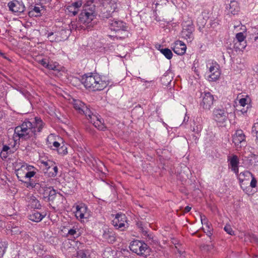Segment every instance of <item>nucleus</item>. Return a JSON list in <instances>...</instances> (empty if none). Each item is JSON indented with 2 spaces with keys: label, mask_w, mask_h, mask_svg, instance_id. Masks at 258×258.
Instances as JSON below:
<instances>
[{
  "label": "nucleus",
  "mask_w": 258,
  "mask_h": 258,
  "mask_svg": "<svg viewBox=\"0 0 258 258\" xmlns=\"http://www.w3.org/2000/svg\"><path fill=\"white\" fill-rule=\"evenodd\" d=\"M246 99L245 98H241L239 100V103L240 105L244 106L246 104Z\"/></svg>",
  "instance_id": "6e6d98bb"
},
{
  "label": "nucleus",
  "mask_w": 258,
  "mask_h": 258,
  "mask_svg": "<svg viewBox=\"0 0 258 258\" xmlns=\"http://www.w3.org/2000/svg\"><path fill=\"white\" fill-rule=\"evenodd\" d=\"M27 167H29V168H27V171L26 172V174H25L26 175V179H30L33 177L36 174L35 171L31 170L32 168H34L33 166L27 165Z\"/></svg>",
  "instance_id": "c85d7f7f"
},
{
  "label": "nucleus",
  "mask_w": 258,
  "mask_h": 258,
  "mask_svg": "<svg viewBox=\"0 0 258 258\" xmlns=\"http://www.w3.org/2000/svg\"><path fill=\"white\" fill-rule=\"evenodd\" d=\"M115 234L112 230H105L103 234V238L109 243H113L115 241Z\"/></svg>",
  "instance_id": "aec40b11"
},
{
  "label": "nucleus",
  "mask_w": 258,
  "mask_h": 258,
  "mask_svg": "<svg viewBox=\"0 0 258 258\" xmlns=\"http://www.w3.org/2000/svg\"><path fill=\"white\" fill-rule=\"evenodd\" d=\"M236 38L237 42H246L244 40L245 39V37L244 36L243 33L239 32L236 34Z\"/></svg>",
  "instance_id": "f704fd0d"
},
{
  "label": "nucleus",
  "mask_w": 258,
  "mask_h": 258,
  "mask_svg": "<svg viewBox=\"0 0 258 258\" xmlns=\"http://www.w3.org/2000/svg\"><path fill=\"white\" fill-rule=\"evenodd\" d=\"M78 258H90L89 255H87L84 251L80 250L78 252Z\"/></svg>",
  "instance_id": "79ce46f5"
},
{
  "label": "nucleus",
  "mask_w": 258,
  "mask_h": 258,
  "mask_svg": "<svg viewBox=\"0 0 258 258\" xmlns=\"http://www.w3.org/2000/svg\"><path fill=\"white\" fill-rule=\"evenodd\" d=\"M57 150L58 154L61 155H66L68 153L67 148L65 145L59 147Z\"/></svg>",
  "instance_id": "c9c22d12"
},
{
  "label": "nucleus",
  "mask_w": 258,
  "mask_h": 258,
  "mask_svg": "<svg viewBox=\"0 0 258 258\" xmlns=\"http://www.w3.org/2000/svg\"><path fill=\"white\" fill-rule=\"evenodd\" d=\"M204 225H205L206 226V227L207 228V231L206 232L207 233V234L208 236H210L212 234V228L211 227V224L209 222H208V223H206Z\"/></svg>",
  "instance_id": "e433bc0d"
},
{
  "label": "nucleus",
  "mask_w": 258,
  "mask_h": 258,
  "mask_svg": "<svg viewBox=\"0 0 258 258\" xmlns=\"http://www.w3.org/2000/svg\"><path fill=\"white\" fill-rule=\"evenodd\" d=\"M9 152L0 151V155L3 159H5L8 157Z\"/></svg>",
  "instance_id": "8fccbe9b"
},
{
  "label": "nucleus",
  "mask_w": 258,
  "mask_h": 258,
  "mask_svg": "<svg viewBox=\"0 0 258 258\" xmlns=\"http://www.w3.org/2000/svg\"><path fill=\"white\" fill-rule=\"evenodd\" d=\"M228 161L230 162L229 164L231 166L232 170L235 173H237L238 172V165L239 164L238 157L235 155H233L231 158L229 157Z\"/></svg>",
  "instance_id": "6ab92c4d"
},
{
  "label": "nucleus",
  "mask_w": 258,
  "mask_h": 258,
  "mask_svg": "<svg viewBox=\"0 0 258 258\" xmlns=\"http://www.w3.org/2000/svg\"><path fill=\"white\" fill-rule=\"evenodd\" d=\"M76 209V216L77 218H80L82 220V219L87 218L88 216V214L87 213V207L85 204L77 206Z\"/></svg>",
  "instance_id": "f3484780"
},
{
  "label": "nucleus",
  "mask_w": 258,
  "mask_h": 258,
  "mask_svg": "<svg viewBox=\"0 0 258 258\" xmlns=\"http://www.w3.org/2000/svg\"><path fill=\"white\" fill-rule=\"evenodd\" d=\"M27 168H29L27 167V165H22L21 168H19L17 170H16V174L18 178V179L22 182H25L26 179V172L27 171Z\"/></svg>",
  "instance_id": "a211bd4d"
},
{
  "label": "nucleus",
  "mask_w": 258,
  "mask_h": 258,
  "mask_svg": "<svg viewBox=\"0 0 258 258\" xmlns=\"http://www.w3.org/2000/svg\"><path fill=\"white\" fill-rule=\"evenodd\" d=\"M46 202H51L53 204L58 206L62 203L63 200V196L60 193H56V190L53 188L50 191L48 197H45Z\"/></svg>",
  "instance_id": "0eeeda50"
},
{
  "label": "nucleus",
  "mask_w": 258,
  "mask_h": 258,
  "mask_svg": "<svg viewBox=\"0 0 258 258\" xmlns=\"http://www.w3.org/2000/svg\"><path fill=\"white\" fill-rule=\"evenodd\" d=\"M213 114L214 119L220 123L225 122L228 117V113L224 109L215 108Z\"/></svg>",
  "instance_id": "1a4fd4ad"
},
{
  "label": "nucleus",
  "mask_w": 258,
  "mask_h": 258,
  "mask_svg": "<svg viewBox=\"0 0 258 258\" xmlns=\"http://www.w3.org/2000/svg\"><path fill=\"white\" fill-rule=\"evenodd\" d=\"M54 164H53L52 165V166L51 167H52V169L53 170V172L52 173V176H55L57 175V172H58V168H57V167L56 166H54Z\"/></svg>",
  "instance_id": "de8ad7c7"
},
{
  "label": "nucleus",
  "mask_w": 258,
  "mask_h": 258,
  "mask_svg": "<svg viewBox=\"0 0 258 258\" xmlns=\"http://www.w3.org/2000/svg\"><path fill=\"white\" fill-rule=\"evenodd\" d=\"M208 76L210 81H215L219 79L220 76V72L219 69V66L217 63H212L209 67Z\"/></svg>",
  "instance_id": "ddd939ff"
},
{
  "label": "nucleus",
  "mask_w": 258,
  "mask_h": 258,
  "mask_svg": "<svg viewBox=\"0 0 258 258\" xmlns=\"http://www.w3.org/2000/svg\"><path fill=\"white\" fill-rule=\"evenodd\" d=\"M76 233L77 231L76 229H71L69 230L68 234L70 235H74Z\"/></svg>",
  "instance_id": "4d7b16f0"
},
{
  "label": "nucleus",
  "mask_w": 258,
  "mask_h": 258,
  "mask_svg": "<svg viewBox=\"0 0 258 258\" xmlns=\"http://www.w3.org/2000/svg\"><path fill=\"white\" fill-rule=\"evenodd\" d=\"M6 248L7 244L6 243V242H3L0 239V257L3 256Z\"/></svg>",
  "instance_id": "72a5a7b5"
},
{
  "label": "nucleus",
  "mask_w": 258,
  "mask_h": 258,
  "mask_svg": "<svg viewBox=\"0 0 258 258\" xmlns=\"http://www.w3.org/2000/svg\"><path fill=\"white\" fill-rule=\"evenodd\" d=\"M29 202L30 203V206L32 208L39 209L41 208V205L39 201L33 196L30 198Z\"/></svg>",
  "instance_id": "393cba45"
},
{
  "label": "nucleus",
  "mask_w": 258,
  "mask_h": 258,
  "mask_svg": "<svg viewBox=\"0 0 258 258\" xmlns=\"http://www.w3.org/2000/svg\"><path fill=\"white\" fill-rule=\"evenodd\" d=\"M191 209V208L190 207L187 206L186 207H185L183 212L184 213H188L190 211Z\"/></svg>",
  "instance_id": "680f3d73"
},
{
  "label": "nucleus",
  "mask_w": 258,
  "mask_h": 258,
  "mask_svg": "<svg viewBox=\"0 0 258 258\" xmlns=\"http://www.w3.org/2000/svg\"><path fill=\"white\" fill-rule=\"evenodd\" d=\"M139 227L140 228V229L143 231V233L144 235H146L147 234V232L146 231L143 230V227L142 226L141 223H138Z\"/></svg>",
  "instance_id": "bf43d9fd"
},
{
  "label": "nucleus",
  "mask_w": 258,
  "mask_h": 258,
  "mask_svg": "<svg viewBox=\"0 0 258 258\" xmlns=\"http://www.w3.org/2000/svg\"><path fill=\"white\" fill-rule=\"evenodd\" d=\"M2 146H3V148L2 150L0 149V151H3V152H11V150H10V148L6 145H4V144H2Z\"/></svg>",
  "instance_id": "a18cd8bd"
},
{
  "label": "nucleus",
  "mask_w": 258,
  "mask_h": 258,
  "mask_svg": "<svg viewBox=\"0 0 258 258\" xmlns=\"http://www.w3.org/2000/svg\"><path fill=\"white\" fill-rule=\"evenodd\" d=\"M33 124H34V122H31L28 119H25L21 125L15 127L14 130L15 134H17V136L19 137L20 134L25 131H31V127L34 126Z\"/></svg>",
  "instance_id": "9d476101"
},
{
  "label": "nucleus",
  "mask_w": 258,
  "mask_h": 258,
  "mask_svg": "<svg viewBox=\"0 0 258 258\" xmlns=\"http://www.w3.org/2000/svg\"><path fill=\"white\" fill-rule=\"evenodd\" d=\"M95 15L92 11L88 12L87 10H83L79 14L78 23L80 24H83L85 26H90L89 24L95 18Z\"/></svg>",
  "instance_id": "20e7f679"
},
{
  "label": "nucleus",
  "mask_w": 258,
  "mask_h": 258,
  "mask_svg": "<svg viewBox=\"0 0 258 258\" xmlns=\"http://www.w3.org/2000/svg\"><path fill=\"white\" fill-rule=\"evenodd\" d=\"M246 42H236L234 45V48L237 50H242L246 47Z\"/></svg>",
  "instance_id": "7c9ffc66"
},
{
  "label": "nucleus",
  "mask_w": 258,
  "mask_h": 258,
  "mask_svg": "<svg viewBox=\"0 0 258 258\" xmlns=\"http://www.w3.org/2000/svg\"><path fill=\"white\" fill-rule=\"evenodd\" d=\"M202 101L200 105L204 110H209L214 102V96L210 92H205L201 94Z\"/></svg>",
  "instance_id": "39448f33"
},
{
  "label": "nucleus",
  "mask_w": 258,
  "mask_h": 258,
  "mask_svg": "<svg viewBox=\"0 0 258 258\" xmlns=\"http://www.w3.org/2000/svg\"><path fill=\"white\" fill-rule=\"evenodd\" d=\"M33 10L37 13H40L41 11L40 8L38 7H35L33 9Z\"/></svg>",
  "instance_id": "0e129e2a"
},
{
  "label": "nucleus",
  "mask_w": 258,
  "mask_h": 258,
  "mask_svg": "<svg viewBox=\"0 0 258 258\" xmlns=\"http://www.w3.org/2000/svg\"><path fill=\"white\" fill-rule=\"evenodd\" d=\"M44 124L40 118L36 117L34 124H33L34 126L31 127V131H25L20 134L19 138L24 140L31 139L32 141L35 142L37 137V133L41 132Z\"/></svg>",
  "instance_id": "f03ea898"
},
{
  "label": "nucleus",
  "mask_w": 258,
  "mask_h": 258,
  "mask_svg": "<svg viewBox=\"0 0 258 258\" xmlns=\"http://www.w3.org/2000/svg\"><path fill=\"white\" fill-rule=\"evenodd\" d=\"M40 184H41V182L35 183V182H33L32 181H30L29 182L28 185L27 186V187L30 186L32 187V188H33L35 191H36V185H40Z\"/></svg>",
  "instance_id": "37998d69"
},
{
  "label": "nucleus",
  "mask_w": 258,
  "mask_h": 258,
  "mask_svg": "<svg viewBox=\"0 0 258 258\" xmlns=\"http://www.w3.org/2000/svg\"><path fill=\"white\" fill-rule=\"evenodd\" d=\"M252 134L253 136H255L256 137V142L258 144V131H253L252 132Z\"/></svg>",
  "instance_id": "13d9d810"
},
{
  "label": "nucleus",
  "mask_w": 258,
  "mask_h": 258,
  "mask_svg": "<svg viewBox=\"0 0 258 258\" xmlns=\"http://www.w3.org/2000/svg\"><path fill=\"white\" fill-rule=\"evenodd\" d=\"M8 6L10 11L18 15L24 12L25 10V7L21 1H11L8 3Z\"/></svg>",
  "instance_id": "423d86ee"
},
{
  "label": "nucleus",
  "mask_w": 258,
  "mask_h": 258,
  "mask_svg": "<svg viewBox=\"0 0 258 258\" xmlns=\"http://www.w3.org/2000/svg\"><path fill=\"white\" fill-rule=\"evenodd\" d=\"M99 119V116L94 114H92V115L89 118H88V119L92 123L96 122Z\"/></svg>",
  "instance_id": "a19ab883"
},
{
  "label": "nucleus",
  "mask_w": 258,
  "mask_h": 258,
  "mask_svg": "<svg viewBox=\"0 0 258 258\" xmlns=\"http://www.w3.org/2000/svg\"><path fill=\"white\" fill-rule=\"evenodd\" d=\"M137 113H139V116H142L143 113L142 109L137 107L134 108L132 111V115L136 117Z\"/></svg>",
  "instance_id": "473e14b6"
},
{
  "label": "nucleus",
  "mask_w": 258,
  "mask_h": 258,
  "mask_svg": "<svg viewBox=\"0 0 258 258\" xmlns=\"http://www.w3.org/2000/svg\"><path fill=\"white\" fill-rule=\"evenodd\" d=\"M118 10V4L115 2H110L108 4V8L106 10L107 14L104 12L102 14L101 17L102 18L108 19L112 17V14L115 12L117 11Z\"/></svg>",
  "instance_id": "dca6fc26"
},
{
  "label": "nucleus",
  "mask_w": 258,
  "mask_h": 258,
  "mask_svg": "<svg viewBox=\"0 0 258 258\" xmlns=\"http://www.w3.org/2000/svg\"><path fill=\"white\" fill-rule=\"evenodd\" d=\"M43 215L36 210H34L29 216V219L32 221L39 222L44 217Z\"/></svg>",
  "instance_id": "4be33fe9"
},
{
  "label": "nucleus",
  "mask_w": 258,
  "mask_h": 258,
  "mask_svg": "<svg viewBox=\"0 0 258 258\" xmlns=\"http://www.w3.org/2000/svg\"><path fill=\"white\" fill-rule=\"evenodd\" d=\"M258 131V122L255 123L252 127V132Z\"/></svg>",
  "instance_id": "052dcab7"
},
{
  "label": "nucleus",
  "mask_w": 258,
  "mask_h": 258,
  "mask_svg": "<svg viewBox=\"0 0 258 258\" xmlns=\"http://www.w3.org/2000/svg\"><path fill=\"white\" fill-rule=\"evenodd\" d=\"M46 68H47V69H48L49 70H55V69H56V67L54 65H53V64H49L48 62Z\"/></svg>",
  "instance_id": "864d4df0"
},
{
  "label": "nucleus",
  "mask_w": 258,
  "mask_h": 258,
  "mask_svg": "<svg viewBox=\"0 0 258 258\" xmlns=\"http://www.w3.org/2000/svg\"><path fill=\"white\" fill-rule=\"evenodd\" d=\"M233 142L237 147L241 148L242 146L245 145V136L242 130L236 131L233 136Z\"/></svg>",
  "instance_id": "f8f14e48"
},
{
  "label": "nucleus",
  "mask_w": 258,
  "mask_h": 258,
  "mask_svg": "<svg viewBox=\"0 0 258 258\" xmlns=\"http://www.w3.org/2000/svg\"><path fill=\"white\" fill-rule=\"evenodd\" d=\"M160 51L167 59H170L172 58L173 54L170 49L167 48H162L161 49H160Z\"/></svg>",
  "instance_id": "bb28decb"
},
{
  "label": "nucleus",
  "mask_w": 258,
  "mask_h": 258,
  "mask_svg": "<svg viewBox=\"0 0 258 258\" xmlns=\"http://www.w3.org/2000/svg\"><path fill=\"white\" fill-rule=\"evenodd\" d=\"M39 63L41 64L43 67L46 68L48 63V60L47 59H42L38 61Z\"/></svg>",
  "instance_id": "49530a36"
},
{
  "label": "nucleus",
  "mask_w": 258,
  "mask_h": 258,
  "mask_svg": "<svg viewBox=\"0 0 258 258\" xmlns=\"http://www.w3.org/2000/svg\"><path fill=\"white\" fill-rule=\"evenodd\" d=\"M172 49L174 53L178 55H181L185 53L186 46L183 42L177 40L174 42L172 47Z\"/></svg>",
  "instance_id": "2eb2a0df"
},
{
  "label": "nucleus",
  "mask_w": 258,
  "mask_h": 258,
  "mask_svg": "<svg viewBox=\"0 0 258 258\" xmlns=\"http://www.w3.org/2000/svg\"><path fill=\"white\" fill-rule=\"evenodd\" d=\"M93 124L96 127L98 128V129L100 131H104L106 128L104 124L102 122L100 118Z\"/></svg>",
  "instance_id": "c756f323"
},
{
  "label": "nucleus",
  "mask_w": 258,
  "mask_h": 258,
  "mask_svg": "<svg viewBox=\"0 0 258 258\" xmlns=\"http://www.w3.org/2000/svg\"><path fill=\"white\" fill-rule=\"evenodd\" d=\"M142 241L139 240H135L132 242L130 246V249L135 253L140 252L139 247L141 245Z\"/></svg>",
  "instance_id": "b1692460"
},
{
  "label": "nucleus",
  "mask_w": 258,
  "mask_h": 258,
  "mask_svg": "<svg viewBox=\"0 0 258 258\" xmlns=\"http://www.w3.org/2000/svg\"><path fill=\"white\" fill-rule=\"evenodd\" d=\"M86 130L91 134H93V130L91 129L90 127L86 126Z\"/></svg>",
  "instance_id": "338daca9"
},
{
  "label": "nucleus",
  "mask_w": 258,
  "mask_h": 258,
  "mask_svg": "<svg viewBox=\"0 0 258 258\" xmlns=\"http://www.w3.org/2000/svg\"><path fill=\"white\" fill-rule=\"evenodd\" d=\"M139 250H140V252H137L138 255H144L146 257L148 255L150 254L151 249L146 243L142 242L139 247Z\"/></svg>",
  "instance_id": "412c9836"
},
{
  "label": "nucleus",
  "mask_w": 258,
  "mask_h": 258,
  "mask_svg": "<svg viewBox=\"0 0 258 258\" xmlns=\"http://www.w3.org/2000/svg\"><path fill=\"white\" fill-rule=\"evenodd\" d=\"M67 10L70 13H72L74 16H75L78 12V10H76L72 6L70 5L67 7Z\"/></svg>",
  "instance_id": "ea45409f"
},
{
  "label": "nucleus",
  "mask_w": 258,
  "mask_h": 258,
  "mask_svg": "<svg viewBox=\"0 0 258 258\" xmlns=\"http://www.w3.org/2000/svg\"><path fill=\"white\" fill-rule=\"evenodd\" d=\"M53 189L52 186H48L43 181L41 182L40 185H37L36 186V191L40 195H43V199L45 201V197H48L50 191Z\"/></svg>",
  "instance_id": "4468645a"
},
{
  "label": "nucleus",
  "mask_w": 258,
  "mask_h": 258,
  "mask_svg": "<svg viewBox=\"0 0 258 258\" xmlns=\"http://www.w3.org/2000/svg\"><path fill=\"white\" fill-rule=\"evenodd\" d=\"M229 7V10L233 15H235L239 10L238 3L236 1H231Z\"/></svg>",
  "instance_id": "a878e982"
},
{
  "label": "nucleus",
  "mask_w": 258,
  "mask_h": 258,
  "mask_svg": "<svg viewBox=\"0 0 258 258\" xmlns=\"http://www.w3.org/2000/svg\"><path fill=\"white\" fill-rule=\"evenodd\" d=\"M204 248L205 250H207V251H210L212 249H213L214 246L212 244L210 245H206L204 246Z\"/></svg>",
  "instance_id": "3c124183"
},
{
  "label": "nucleus",
  "mask_w": 258,
  "mask_h": 258,
  "mask_svg": "<svg viewBox=\"0 0 258 258\" xmlns=\"http://www.w3.org/2000/svg\"><path fill=\"white\" fill-rule=\"evenodd\" d=\"M43 163L46 167H47L48 169H50L52 165L54 164V163L51 161L43 162Z\"/></svg>",
  "instance_id": "c03bdc74"
},
{
  "label": "nucleus",
  "mask_w": 258,
  "mask_h": 258,
  "mask_svg": "<svg viewBox=\"0 0 258 258\" xmlns=\"http://www.w3.org/2000/svg\"><path fill=\"white\" fill-rule=\"evenodd\" d=\"M171 81L172 80L170 76L168 75H164L161 78V82L164 86H167L170 85Z\"/></svg>",
  "instance_id": "cd10ccee"
},
{
  "label": "nucleus",
  "mask_w": 258,
  "mask_h": 258,
  "mask_svg": "<svg viewBox=\"0 0 258 258\" xmlns=\"http://www.w3.org/2000/svg\"><path fill=\"white\" fill-rule=\"evenodd\" d=\"M194 30V26L192 24L184 26L181 32V37L191 42L194 38L192 33Z\"/></svg>",
  "instance_id": "9b49d317"
},
{
  "label": "nucleus",
  "mask_w": 258,
  "mask_h": 258,
  "mask_svg": "<svg viewBox=\"0 0 258 258\" xmlns=\"http://www.w3.org/2000/svg\"><path fill=\"white\" fill-rule=\"evenodd\" d=\"M93 166H94L95 164H97V161L95 159H93V160L90 161Z\"/></svg>",
  "instance_id": "774afa93"
},
{
  "label": "nucleus",
  "mask_w": 258,
  "mask_h": 258,
  "mask_svg": "<svg viewBox=\"0 0 258 258\" xmlns=\"http://www.w3.org/2000/svg\"><path fill=\"white\" fill-rule=\"evenodd\" d=\"M80 114H84L88 118L92 115V114L93 113H92L91 111L88 107V106L86 105L85 107H84L83 108L82 111Z\"/></svg>",
  "instance_id": "2f4dec72"
},
{
  "label": "nucleus",
  "mask_w": 258,
  "mask_h": 258,
  "mask_svg": "<svg viewBox=\"0 0 258 258\" xmlns=\"http://www.w3.org/2000/svg\"><path fill=\"white\" fill-rule=\"evenodd\" d=\"M224 229L228 234L231 235H233L234 234L233 230H232L231 227L229 225H225Z\"/></svg>",
  "instance_id": "4c0bfd02"
},
{
  "label": "nucleus",
  "mask_w": 258,
  "mask_h": 258,
  "mask_svg": "<svg viewBox=\"0 0 258 258\" xmlns=\"http://www.w3.org/2000/svg\"><path fill=\"white\" fill-rule=\"evenodd\" d=\"M201 220L203 225L205 224L206 223L209 222L206 217L204 215H201Z\"/></svg>",
  "instance_id": "09e8293b"
},
{
  "label": "nucleus",
  "mask_w": 258,
  "mask_h": 258,
  "mask_svg": "<svg viewBox=\"0 0 258 258\" xmlns=\"http://www.w3.org/2000/svg\"><path fill=\"white\" fill-rule=\"evenodd\" d=\"M108 24L110 29L115 31L116 37L124 39L128 36V26L125 23L122 21L109 19Z\"/></svg>",
  "instance_id": "7ed1b4c3"
},
{
  "label": "nucleus",
  "mask_w": 258,
  "mask_h": 258,
  "mask_svg": "<svg viewBox=\"0 0 258 258\" xmlns=\"http://www.w3.org/2000/svg\"><path fill=\"white\" fill-rule=\"evenodd\" d=\"M53 145L54 147L56 148L57 149L58 148H59V147L60 146V144L58 142L55 141L53 143Z\"/></svg>",
  "instance_id": "e2e57ef3"
},
{
  "label": "nucleus",
  "mask_w": 258,
  "mask_h": 258,
  "mask_svg": "<svg viewBox=\"0 0 258 258\" xmlns=\"http://www.w3.org/2000/svg\"><path fill=\"white\" fill-rule=\"evenodd\" d=\"M81 82L86 89L92 91L102 90L106 86V83L97 75H84Z\"/></svg>",
  "instance_id": "f257e3e1"
},
{
  "label": "nucleus",
  "mask_w": 258,
  "mask_h": 258,
  "mask_svg": "<svg viewBox=\"0 0 258 258\" xmlns=\"http://www.w3.org/2000/svg\"><path fill=\"white\" fill-rule=\"evenodd\" d=\"M126 219L127 218L125 214L122 213L117 214L115 219L112 221L113 224L114 226L118 227V228L121 229V230H122L124 228L128 226Z\"/></svg>",
  "instance_id": "6e6552de"
},
{
  "label": "nucleus",
  "mask_w": 258,
  "mask_h": 258,
  "mask_svg": "<svg viewBox=\"0 0 258 258\" xmlns=\"http://www.w3.org/2000/svg\"><path fill=\"white\" fill-rule=\"evenodd\" d=\"M73 104L74 108L77 110L79 113L82 112L83 108L86 106L85 104L80 100L74 99Z\"/></svg>",
  "instance_id": "5701e85b"
},
{
  "label": "nucleus",
  "mask_w": 258,
  "mask_h": 258,
  "mask_svg": "<svg viewBox=\"0 0 258 258\" xmlns=\"http://www.w3.org/2000/svg\"><path fill=\"white\" fill-rule=\"evenodd\" d=\"M218 24V22L217 21H214V22H212L211 24V26L212 27H215Z\"/></svg>",
  "instance_id": "69168bd1"
},
{
  "label": "nucleus",
  "mask_w": 258,
  "mask_h": 258,
  "mask_svg": "<svg viewBox=\"0 0 258 258\" xmlns=\"http://www.w3.org/2000/svg\"><path fill=\"white\" fill-rule=\"evenodd\" d=\"M82 5V2L81 1H78L73 3L71 5L74 7V8H76V10L79 11V9L81 7Z\"/></svg>",
  "instance_id": "58836bf2"
},
{
  "label": "nucleus",
  "mask_w": 258,
  "mask_h": 258,
  "mask_svg": "<svg viewBox=\"0 0 258 258\" xmlns=\"http://www.w3.org/2000/svg\"><path fill=\"white\" fill-rule=\"evenodd\" d=\"M256 180L254 177L252 178L251 182H250V186L252 187H255L256 185Z\"/></svg>",
  "instance_id": "603ef678"
},
{
  "label": "nucleus",
  "mask_w": 258,
  "mask_h": 258,
  "mask_svg": "<svg viewBox=\"0 0 258 258\" xmlns=\"http://www.w3.org/2000/svg\"><path fill=\"white\" fill-rule=\"evenodd\" d=\"M251 241L253 242L256 243H258V238L254 236V235H252L251 236Z\"/></svg>",
  "instance_id": "5fc2aeb1"
}]
</instances>
